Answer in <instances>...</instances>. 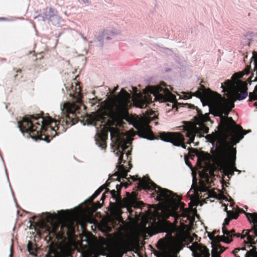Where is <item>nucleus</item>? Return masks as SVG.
<instances>
[{"label":"nucleus","mask_w":257,"mask_h":257,"mask_svg":"<svg viewBox=\"0 0 257 257\" xmlns=\"http://www.w3.org/2000/svg\"><path fill=\"white\" fill-rule=\"evenodd\" d=\"M229 232H230V235L231 236H229V237H231L232 236H233V234H235L234 233L235 230L234 229H232Z\"/></svg>","instance_id":"c9c22d12"},{"label":"nucleus","mask_w":257,"mask_h":257,"mask_svg":"<svg viewBox=\"0 0 257 257\" xmlns=\"http://www.w3.org/2000/svg\"><path fill=\"white\" fill-rule=\"evenodd\" d=\"M162 213L163 218L165 219L169 218L171 216L173 217H177L178 216L176 208L174 207L172 208H165L162 211Z\"/></svg>","instance_id":"f8f14e48"},{"label":"nucleus","mask_w":257,"mask_h":257,"mask_svg":"<svg viewBox=\"0 0 257 257\" xmlns=\"http://www.w3.org/2000/svg\"><path fill=\"white\" fill-rule=\"evenodd\" d=\"M233 236H236L237 237H240V234L239 233L237 234H233Z\"/></svg>","instance_id":"c03bdc74"},{"label":"nucleus","mask_w":257,"mask_h":257,"mask_svg":"<svg viewBox=\"0 0 257 257\" xmlns=\"http://www.w3.org/2000/svg\"><path fill=\"white\" fill-rule=\"evenodd\" d=\"M0 156H1V159H2V161H4V160L2 159V156H1V155H0Z\"/></svg>","instance_id":"5fc2aeb1"},{"label":"nucleus","mask_w":257,"mask_h":257,"mask_svg":"<svg viewBox=\"0 0 257 257\" xmlns=\"http://www.w3.org/2000/svg\"><path fill=\"white\" fill-rule=\"evenodd\" d=\"M222 233L224 234V235H226L227 236V237H229V236H231L230 235V232L228 230H227L224 226H223L222 227Z\"/></svg>","instance_id":"c85d7f7f"},{"label":"nucleus","mask_w":257,"mask_h":257,"mask_svg":"<svg viewBox=\"0 0 257 257\" xmlns=\"http://www.w3.org/2000/svg\"><path fill=\"white\" fill-rule=\"evenodd\" d=\"M48 214L47 216V220L48 221H49V219H51L52 220L53 218V217L51 216V215L49 213H47Z\"/></svg>","instance_id":"f704fd0d"},{"label":"nucleus","mask_w":257,"mask_h":257,"mask_svg":"<svg viewBox=\"0 0 257 257\" xmlns=\"http://www.w3.org/2000/svg\"><path fill=\"white\" fill-rule=\"evenodd\" d=\"M224 210L226 212L227 215L228 216L229 215V211H227V207L226 206H225Z\"/></svg>","instance_id":"58836bf2"},{"label":"nucleus","mask_w":257,"mask_h":257,"mask_svg":"<svg viewBox=\"0 0 257 257\" xmlns=\"http://www.w3.org/2000/svg\"><path fill=\"white\" fill-rule=\"evenodd\" d=\"M165 86V85L164 84H163V86H152L150 88L149 92L153 95L154 100L160 102L169 101L171 104H168L167 105L168 106L171 105L172 107L174 108L175 107V103L174 102L175 96Z\"/></svg>","instance_id":"6e6552de"},{"label":"nucleus","mask_w":257,"mask_h":257,"mask_svg":"<svg viewBox=\"0 0 257 257\" xmlns=\"http://www.w3.org/2000/svg\"><path fill=\"white\" fill-rule=\"evenodd\" d=\"M184 245L181 242H177L172 246L173 251L174 253H178L182 248Z\"/></svg>","instance_id":"6ab92c4d"},{"label":"nucleus","mask_w":257,"mask_h":257,"mask_svg":"<svg viewBox=\"0 0 257 257\" xmlns=\"http://www.w3.org/2000/svg\"><path fill=\"white\" fill-rule=\"evenodd\" d=\"M82 1L83 2V3L84 4H87L89 3V1L88 0H82Z\"/></svg>","instance_id":"79ce46f5"},{"label":"nucleus","mask_w":257,"mask_h":257,"mask_svg":"<svg viewBox=\"0 0 257 257\" xmlns=\"http://www.w3.org/2000/svg\"><path fill=\"white\" fill-rule=\"evenodd\" d=\"M12 247H13V246L11 245V254L10 255V257H12Z\"/></svg>","instance_id":"37998d69"},{"label":"nucleus","mask_w":257,"mask_h":257,"mask_svg":"<svg viewBox=\"0 0 257 257\" xmlns=\"http://www.w3.org/2000/svg\"><path fill=\"white\" fill-rule=\"evenodd\" d=\"M209 238H210V239H211V240L212 239V238H211V237H210V236H209Z\"/></svg>","instance_id":"6e6d98bb"},{"label":"nucleus","mask_w":257,"mask_h":257,"mask_svg":"<svg viewBox=\"0 0 257 257\" xmlns=\"http://www.w3.org/2000/svg\"><path fill=\"white\" fill-rule=\"evenodd\" d=\"M212 257H219V255L223 252L225 249V248L222 247L218 244L212 245Z\"/></svg>","instance_id":"2eb2a0df"},{"label":"nucleus","mask_w":257,"mask_h":257,"mask_svg":"<svg viewBox=\"0 0 257 257\" xmlns=\"http://www.w3.org/2000/svg\"><path fill=\"white\" fill-rule=\"evenodd\" d=\"M254 92L257 93V85L254 88Z\"/></svg>","instance_id":"de8ad7c7"},{"label":"nucleus","mask_w":257,"mask_h":257,"mask_svg":"<svg viewBox=\"0 0 257 257\" xmlns=\"http://www.w3.org/2000/svg\"><path fill=\"white\" fill-rule=\"evenodd\" d=\"M253 256V251L250 250L247 251L245 254V257H251Z\"/></svg>","instance_id":"7c9ffc66"},{"label":"nucleus","mask_w":257,"mask_h":257,"mask_svg":"<svg viewBox=\"0 0 257 257\" xmlns=\"http://www.w3.org/2000/svg\"><path fill=\"white\" fill-rule=\"evenodd\" d=\"M235 257H239V256H237L236 255H235Z\"/></svg>","instance_id":"13d9d810"},{"label":"nucleus","mask_w":257,"mask_h":257,"mask_svg":"<svg viewBox=\"0 0 257 257\" xmlns=\"http://www.w3.org/2000/svg\"><path fill=\"white\" fill-rule=\"evenodd\" d=\"M40 139L41 140L44 141L48 143L50 142V140L48 138H47L46 137H45L44 139H42H42Z\"/></svg>","instance_id":"4c0bfd02"},{"label":"nucleus","mask_w":257,"mask_h":257,"mask_svg":"<svg viewBox=\"0 0 257 257\" xmlns=\"http://www.w3.org/2000/svg\"><path fill=\"white\" fill-rule=\"evenodd\" d=\"M196 245H199L197 242H194L192 245L187 246V247L192 252L193 255L194 257H196L197 254L196 255L195 253V251H197L198 247H197Z\"/></svg>","instance_id":"393cba45"},{"label":"nucleus","mask_w":257,"mask_h":257,"mask_svg":"<svg viewBox=\"0 0 257 257\" xmlns=\"http://www.w3.org/2000/svg\"><path fill=\"white\" fill-rule=\"evenodd\" d=\"M253 100H257V93L253 92H250L249 94V100L252 101ZM255 106H257V102L254 103Z\"/></svg>","instance_id":"a878e982"},{"label":"nucleus","mask_w":257,"mask_h":257,"mask_svg":"<svg viewBox=\"0 0 257 257\" xmlns=\"http://www.w3.org/2000/svg\"><path fill=\"white\" fill-rule=\"evenodd\" d=\"M152 102V97L149 94L143 95L136 93L133 96L121 89L120 94L112 102V107L114 112L117 115L124 114L128 107L132 104L140 108H146L147 105Z\"/></svg>","instance_id":"7ed1b4c3"},{"label":"nucleus","mask_w":257,"mask_h":257,"mask_svg":"<svg viewBox=\"0 0 257 257\" xmlns=\"http://www.w3.org/2000/svg\"><path fill=\"white\" fill-rule=\"evenodd\" d=\"M7 20L6 18H4V17L0 18V20H1V21H4V20Z\"/></svg>","instance_id":"a18cd8bd"},{"label":"nucleus","mask_w":257,"mask_h":257,"mask_svg":"<svg viewBox=\"0 0 257 257\" xmlns=\"http://www.w3.org/2000/svg\"><path fill=\"white\" fill-rule=\"evenodd\" d=\"M123 154H122L118 158V161H119V163H121L122 162V157H123Z\"/></svg>","instance_id":"e433bc0d"},{"label":"nucleus","mask_w":257,"mask_h":257,"mask_svg":"<svg viewBox=\"0 0 257 257\" xmlns=\"http://www.w3.org/2000/svg\"><path fill=\"white\" fill-rule=\"evenodd\" d=\"M240 250H245V248H236L235 249H234V250L232 251V253L234 254L235 255H236V253L237 252H238Z\"/></svg>","instance_id":"2f4dec72"},{"label":"nucleus","mask_w":257,"mask_h":257,"mask_svg":"<svg viewBox=\"0 0 257 257\" xmlns=\"http://www.w3.org/2000/svg\"><path fill=\"white\" fill-rule=\"evenodd\" d=\"M188 150L189 152H191V151H193V149L192 148H188Z\"/></svg>","instance_id":"49530a36"},{"label":"nucleus","mask_w":257,"mask_h":257,"mask_svg":"<svg viewBox=\"0 0 257 257\" xmlns=\"http://www.w3.org/2000/svg\"><path fill=\"white\" fill-rule=\"evenodd\" d=\"M189 107L196 108L197 115L194 116V124L185 127L184 129L186 132V136L190 140V141L188 142L187 144L188 145L193 144L194 146H198L199 143L194 142L195 137L200 138L203 137L201 135V133L207 134L208 133L209 128L206 126L204 123L210 121V119L207 112H205L203 114L201 110L192 104H189Z\"/></svg>","instance_id":"20e7f679"},{"label":"nucleus","mask_w":257,"mask_h":257,"mask_svg":"<svg viewBox=\"0 0 257 257\" xmlns=\"http://www.w3.org/2000/svg\"><path fill=\"white\" fill-rule=\"evenodd\" d=\"M130 202L134 208H140L141 207V205L143 204L142 202H139L137 200V198L136 197H131L130 198Z\"/></svg>","instance_id":"aec40b11"},{"label":"nucleus","mask_w":257,"mask_h":257,"mask_svg":"<svg viewBox=\"0 0 257 257\" xmlns=\"http://www.w3.org/2000/svg\"><path fill=\"white\" fill-rule=\"evenodd\" d=\"M196 246L198 247L197 251H199L200 257H209V252L206 247L200 244Z\"/></svg>","instance_id":"f3484780"},{"label":"nucleus","mask_w":257,"mask_h":257,"mask_svg":"<svg viewBox=\"0 0 257 257\" xmlns=\"http://www.w3.org/2000/svg\"><path fill=\"white\" fill-rule=\"evenodd\" d=\"M82 38H83V39L84 40H86V38H85V37H82Z\"/></svg>","instance_id":"603ef678"},{"label":"nucleus","mask_w":257,"mask_h":257,"mask_svg":"<svg viewBox=\"0 0 257 257\" xmlns=\"http://www.w3.org/2000/svg\"><path fill=\"white\" fill-rule=\"evenodd\" d=\"M103 189V188H99L97 190H96L93 195V199L96 197L101 193Z\"/></svg>","instance_id":"c756f323"},{"label":"nucleus","mask_w":257,"mask_h":257,"mask_svg":"<svg viewBox=\"0 0 257 257\" xmlns=\"http://www.w3.org/2000/svg\"><path fill=\"white\" fill-rule=\"evenodd\" d=\"M131 141L123 140L120 142L119 147L121 148L122 151H124L128 148L129 145H131Z\"/></svg>","instance_id":"412c9836"},{"label":"nucleus","mask_w":257,"mask_h":257,"mask_svg":"<svg viewBox=\"0 0 257 257\" xmlns=\"http://www.w3.org/2000/svg\"><path fill=\"white\" fill-rule=\"evenodd\" d=\"M127 175V172L124 169H122L120 172V177L122 178H126V176Z\"/></svg>","instance_id":"cd10ccee"},{"label":"nucleus","mask_w":257,"mask_h":257,"mask_svg":"<svg viewBox=\"0 0 257 257\" xmlns=\"http://www.w3.org/2000/svg\"><path fill=\"white\" fill-rule=\"evenodd\" d=\"M184 141L180 144V146L183 149H186V146H185V145H183L182 144V143H183Z\"/></svg>","instance_id":"ea45409f"},{"label":"nucleus","mask_w":257,"mask_h":257,"mask_svg":"<svg viewBox=\"0 0 257 257\" xmlns=\"http://www.w3.org/2000/svg\"><path fill=\"white\" fill-rule=\"evenodd\" d=\"M163 231L165 232L168 234L171 235L172 232L174 231V229L172 224L171 223H169L167 225H165Z\"/></svg>","instance_id":"5701e85b"},{"label":"nucleus","mask_w":257,"mask_h":257,"mask_svg":"<svg viewBox=\"0 0 257 257\" xmlns=\"http://www.w3.org/2000/svg\"><path fill=\"white\" fill-rule=\"evenodd\" d=\"M119 34L120 31L119 30L113 28H108L102 31L99 34L98 38V41L99 42L100 47H102L103 46L104 40H111Z\"/></svg>","instance_id":"9b49d317"},{"label":"nucleus","mask_w":257,"mask_h":257,"mask_svg":"<svg viewBox=\"0 0 257 257\" xmlns=\"http://www.w3.org/2000/svg\"><path fill=\"white\" fill-rule=\"evenodd\" d=\"M148 234H149V235L150 236H152V235H153V234H151V233H148Z\"/></svg>","instance_id":"3c124183"},{"label":"nucleus","mask_w":257,"mask_h":257,"mask_svg":"<svg viewBox=\"0 0 257 257\" xmlns=\"http://www.w3.org/2000/svg\"><path fill=\"white\" fill-rule=\"evenodd\" d=\"M128 155H129V153H127L126 154V156L127 157H128Z\"/></svg>","instance_id":"864d4df0"},{"label":"nucleus","mask_w":257,"mask_h":257,"mask_svg":"<svg viewBox=\"0 0 257 257\" xmlns=\"http://www.w3.org/2000/svg\"><path fill=\"white\" fill-rule=\"evenodd\" d=\"M23 121L26 124L23 128H22L20 124L18 125L21 133H23L24 131L29 133L36 132L37 135H39V132L44 129L45 125L54 122L55 125H56L57 123L56 120H54L50 117H49L47 120H45L38 114L29 115L28 117H25L24 118Z\"/></svg>","instance_id":"423d86ee"},{"label":"nucleus","mask_w":257,"mask_h":257,"mask_svg":"<svg viewBox=\"0 0 257 257\" xmlns=\"http://www.w3.org/2000/svg\"><path fill=\"white\" fill-rule=\"evenodd\" d=\"M251 60H253V73L252 74V76L250 77V79H251L254 75H255L254 79L252 80L253 82H257V55H256L254 53H252V56L251 58Z\"/></svg>","instance_id":"dca6fc26"},{"label":"nucleus","mask_w":257,"mask_h":257,"mask_svg":"<svg viewBox=\"0 0 257 257\" xmlns=\"http://www.w3.org/2000/svg\"><path fill=\"white\" fill-rule=\"evenodd\" d=\"M225 126V131H218L215 137L219 147L212 155L214 163L220 166L223 173L230 179L234 171L238 174L241 172L235 167L236 150L233 146L238 143L247 133H238L230 122H226Z\"/></svg>","instance_id":"f03ea898"},{"label":"nucleus","mask_w":257,"mask_h":257,"mask_svg":"<svg viewBox=\"0 0 257 257\" xmlns=\"http://www.w3.org/2000/svg\"><path fill=\"white\" fill-rule=\"evenodd\" d=\"M110 194L114 200L116 202L119 203L121 202V198L118 196L117 192L115 190H113L110 191Z\"/></svg>","instance_id":"b1692460"},{"label":"nucleus","mask_w":257,"mask_h":257,"mask_svg":"<svg viewBox=\"0 0 257 257\" xmlns=\"http://www.w3.org/2000/svg\"><path fill=\"white\" fill-rule=\"evenodd\" d=\"M110 137H111V138L112 139L113 138V134L111 132H110Z\"/></svg>","instance_id":"09e8293b"},{"label":"nucleus","mask_w":257,"mask_h":257,"mask_svg":"<svg viewBox=\"0 0 257 257\" xmlns=\"http://www.w3.org/2000/svg\"><path fill=\"white\" fill-rule=\"evenodd\" d=\"M180 210L182 211V215L184 217H187V214L189 212V210L187 208H184L183 207H181Z\"/></svg>","instance_id":"bb28decb"},{"label":"nucleus","mask_w":257,"mask_h":257,"mask_svg":"<svg viewBox=\"0 0 257 257\" xmlns=\"http://www.w3.org/2000/svg\"><path fill=\"white\" fill-rule=\"evenodd\" d=\"M142 138H144V139H147V140H153V139H152V138H149V137H144V136H143V137H142Z\"/></svg>","instance_id":"a19ab883"},{"label":"nucleus","mask_w":257,"mask_h":257,"mask_svg":"<svg viewBox=\"0 0 257 257\" xmlns=\"http://www.w3.org/2000/svg\"><path fill=\"white\" fill-rule=\"evenodd\" d=\"M230 220V219H229V218H225L224 219V223H223V225L224 226L228 225L229 224Z\"/></svg>","instance_id":"72a5a7b5"},{"label":"nucleus","mask_w":257,"mask_h":257,"mask_svg":"<svg viewBox=\"0 0 257 257\" xmlns=\"http://www.w3.org/2000/svg\"><path fill=\"white\" fill-rule=\"evenodd\" d=\"M250 229L243 230L242 232L243 233L245 232V233L243 235H240V237L241 239H243L245 237H246L247 239L248 240V243H249L250 244H254L256 243V242H257L256 241L257 237L254 234L253 235H250L249 234L250 232H253V231H250Z\"/></svg>","instance_id":"ddd939ff"},{"label":"nucleus","mask_w":257,"mask_h":257,"mask_svg":"<svg viewBox=\"0 0 257 257\" xmlns=\"http://www.w3.org/2000/svg\"><path fill=\"white\" fill-rule=\"evenodd\" d=\"M162 132L160 133V139L165 142L170 143L173 146L180 147V144L184 141V137L179 133H174Z\"/></svg>","instance_id":"9d476101"},{"label":"nucleus","mask_w":257,"mask_h":257,"mask_svg":"<svg viewBox=\"0 0 257 257\" xmlns=\"http://www.w3.org/2000/svg\"><path fill=\"white\" fill-rule=\"evenodd\" d=\"M250 66H246L242 72L234 73L231 78L233 81L227 80L225 82V87L221 83L222 91L227 92L226 95L228 98L223 97L217 92L211 91L210 89H206L205 87L200 85V87L194 93H185L186 99L191 98L193 96L200 99L203 107L207 106V110L210 111L211 107H215L216 110V116L220 118V124L218 126V131H225L226 122H230L238 133L250 132V130L246 131L241 126L235 123L232 117L227 115L231 109L234 106L233 102L237 99L238 101L245 99L248 94L247 84L245 82L238 80L243 75H248L250 71Z\"/></svg>","instance_id":"f257e3e1"},{"label":"nucleus","mask_w":257,"mask_h":257,"mask_svg":"<svg viewBox=\"0 0 257 257\" xmlns=\"http://www.w3.org/2000/svg\"><path fill=\"white\" fill-rule=\"evenodd\" d=\"M105 138L102 133H99L98 132L97 133L95 138V144L100 148L101 150H103L105 148Z\"/></svg>","instance_id":"4468645a"},{"label":"nucleus","mask_w":257,"mask_h":257,"mask_svg":"<svg viewBox=\"0 0 257 257\" xmlns=\"http://www.w3.org/2000/svg\"><path fill=\"white\" fill-rule=\"evenodd\" d=\"M139 183L140 187L144 189L155 191L157 195V200L159 201H163L169 205L174 200L175 194L167 189L157 186L149 178L144 177L140 179Z\"/></svg>","instance_id":"39448f33"},{"label":"nucleus","mask_w":257,"mask_h":257,"mask_svg":"<svg viewBox=\"0 0 257 257\" xmlns=\"http://www.w3.org/2000/svg\"><path fill=\"white\" fill-rule=\"evenodd\" d=\"M66 212L69 213L68 210H66ZM58 214L59 215L60 220L56 224L52 223L53 231L56 232L58 228H60V231L62 233H66L68 235L74 233L75 230V219L74 217L69 213H65V212L63 210L58 211Z\"/></svg>","instance_id":"0eeeda50"},{"label":"nucleus","mask_w":257,"mask_h":257,"mask_svg":"<svg viewBox=\"0 0 257 257\" xmlns=\"http://www.w3.org/2000/svg\"><path fill=\"white\" fill-rule=\"evenodd\" d=\"M34 19L39 22L48 20L54 26H59L62 22V19L58 16L57 11L52 8H50L43 14L35 17Z\"/></svg>","instance_id":"1a4fd4ad"},{"label":"nucleus","mask_w":257,"mask_h":257,"mask_svg":"<svg viewBox=\"0 0 257 257\" xmlns=\"http://www.w3.org/2000/svg\"><path fill=\"white\" fill-rule=\"evenodd\" d=\"M117 89V87L114 88V91H116Z\"/></svg>","instance_id":"8fccbe9b"},{"label":"nucleus","mask_w":257,"mask_h":257,"mask_svg":"<svg viewBox=\"0 0 257 257\" xmlns=\"http://www.w3.org/2000/svg\"><path fill=\"white\" fill-rule=\"evenodd\" d=\"M7 178L8 179V174H7Z\"/></svg>","instance_id":"4d7b16f0"},{"label":"nucleus","mask_w":257,"mask_h":257,"mask_svg":"<svg viewBox=\"0 0 257 257\" xmlns=\"http://www.w3.org/2000/svg\"><path fill=\"white\" fill-rule=\"evenodd\" d=\"M230 237H227L225 239H222L221 241L226 243L229 244L232 241V239H230Z\"/></svg>","instance_id":"473e14b6"},{"label":"nucleus","mask_w":257,"mask_h":257,"mask_svg":"<svg viewBox=\"0 0 257 257\" xmlns=\"http://www.w3.org/2000/svg\"><path fill=\"white\" fill-rule=\"evenodd\" d=\"M27 249L30 254L36 256V252L37 251V247L35 244L29 241L27 244Z\"/></svg>","instance_id":"a211bd4d"},{"label":"nucleus","mask_w":257,"mask_h":257,"mask_svg":"<svg viewBox=\"0 0 257 257\" xmlns=\"http://www.w3.org/2000/svg\"><path fill=\"white\" fill-rule=\"evenodd\" d=\"M195 189L200 192H209L208 187L202 182H201L199 186H197Z\"/></svg>","instance_id":"4be33fe9"}]
</instances>
